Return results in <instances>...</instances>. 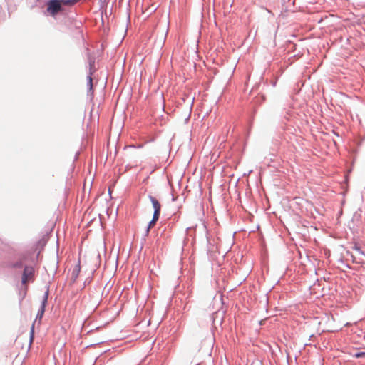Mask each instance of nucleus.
I'll use <instances>...</instances> for the list:
<instances>
[{
	"label": "nucleus",
	"mask_w": 365,
	"mask_h": 365,
	"mask_svg": "<svg viewBox=\"0 0 365 365\" xmlns=\"http://www.w3.org/2000/svg\"><path fill=\"white\" fill-rule=\"evenodd\" d=\"M80 270H81V267H80V264H78L77 265H76L73 271V276L76 278L80 272Z\"/></svg>",
	"instance_id": "nucleus-5"
},
{
	"label": "nucleus",
	"mask_w": 365,
	"mask_h": 365,
	"mask_svg": "<svg viewBox=\"0 0 365 365\" xmlns=\"http://www.w3.org/2000/svg\"><path fill=\"white\" fill-rule=\"evenodd\" d=\"M356 358H361L365 356V352H357L354 355Z\"/></svg>",
	"instance_id": "nucleus-6"
},
{
	"label": "nucleus",
	"mask_w": 365,
	"mask_h": 365,
	"mask_svg": "<svg viewBox=\"0 0 365 365\" xmlns=\"http://www.w3.org/2000/svg\"><path fill=\"white\" fill-rule=\"evenodd\" d=\"M149 199L150 202H152L153 209H154V213L153 216L152 220L149 222L148 227L147 229V232H149V230L155 226L156 224V222L158 220L160 210H161V205L159 202V201L153 196L149 195Z\"/></svg>",
	"instance_id": "nucleus-2"
},
{
	"label": "nucleus",
	"mask_w": 365,
	"mask_h": 365,
	"mask_svg": "<svg viewBox=\"0 0 365 365\" xmlns=\"http://www.w3.org/2000/svg\"><path fill=\"white\" fill-rule=\"evenodd\" d=\"M80 0H50L47 3V12L52 16H56L63 11V6H71L76 4Z\"/></svg>",
	"instance_id": "nucleus-1"
},
{
	"label": "nucleus",
	"mask_w": 365,
	"mask_h": 365,
	"mask_svg": "<svg viewBox=\"0 0 365 365\" xmlns=\"http://www.w3.org/2000/svg\"><path fill=\"white\" fill-rule=\"evenodd\" d=\"M46 302H47V297H45L42 302L41 309L38 311V312L37 314V317L41 318L42 316L43 315Z\"/></svg>",
	"instance_id": "nucleus-4"
},
{
	"label": "nucleus",
	"mask_w": 365,
	"mask_h": 365,
	"mask_svg": "<svg viewBox=\"0 0 365 365\" xmlns=\"http://www.w3.org/2000/svg\"><path fill=\"white\" fill-rule=\"evenodd\" d=\"M34 338V325H32L31 329V337H30V341L32 342Z\"/></svg>",
	"instance_id": "nucleus-8"
},
{
	"label": "nucleus",
	"mask_w": 365,
	"mask_h": 365,
	"mask_svg": "<svg viewBox=\"0 0 365 365\" xmlns=\"http://www.w3.org/2000/svg\"><path fill=\"white\" fill-rule=\"evenodd\" d=\"M34 272V268L32 266H26L22 274V284L26 285L28 282H33Z\"/></svg>",
	"instance_id": "nucleus-3"
},
{
	"label": "nucleus",
	"mask_w": 365,
	"mask_h": 365,
	"mask_svg": "<svg viewBox=\"0 0 365 365\" xmlns=\"http://www.w3.org/2000/svg\"><path fill=\"white\" fill-rule=\"evenodd\" d=\"M88 85L90 89H92L93 83H92V78L91 76L88 77Z\"/></svg>",
	"instance_id": "nucleus-7"
}]
</instances>
